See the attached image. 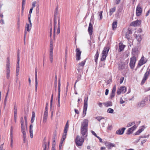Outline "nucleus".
<instances>
[{
	"mask_svg": "<svg viewBox=\"0 0 150 150\" xmlns=\"http://www.w3.org/2000/svg\"><path fill=\"white\" fill-rule=\"evenodd\" d=\"M88 120L85 119L81 124L80 133L82 136L85 137L88 136Z\"/></svg>",
	"mask_w": 150,
	"mask_h": 150,
	"instance_id": "nucleus-1",
	"label": "nucleus"
},
{
	"mask_svg": "<svg viewBox=\"0 0 150 150\" xmlns=\"http://www.w3.org/2000/svg\"><path fill=\"white\" fill-rule=\"evenodd\" d=\"M11 62L9 57H7L6 65V76L7 79H9L10 76Z\"/></svg>",
	"mask_w": 150,
	"mask_h": 150,
	"instance_id": "nucleus-2",
	"label": "nucleus"
},
{
	"mask_svg": "<svg viewBox=\"0 0 150 150\" xmlns=\"http://www.w3.org/2000/svg\"><path fill=\"white\" fill-rule=\"evenodd\" d=\"M69 127V121L68 120L67 122L66 123L64 127V132L63 133L61 139V145H59V148L61 146L63 142L65 140V139L66 138L67 132L68 130Z\"/></svg>",
	"mask_w": 150,
	"mask_h": 150,
	"instance_id": "nucleus-3",
	"label": "nucleus"
},
{
	"mask_svg": "<svg viewBox=\"0 0 150 150\" xmlns=\"http://www.w3.org/2000/svg\"><path fill=\"white\" fill-rule=\"evenodd\" d=\"M109 49V47L108 46H106L104 47L102 53V55L101 58V61H104L105 60Z\"/></svg>",
	"mask_w": 150,
	"mask_h": 150,
	"instance_id": "nucleus-4",
	"label": "nucleus"
},
{
	"mask_svg": "<svg viewBox=\"0 0 150 150\" xmlns=\"http://www.w3.org/2000/svg\"><path fill=\"white\" fill-rule=\"evenodd\" d=\"M84 141V139L82 137H80L79 135H77L76 137L75 142L77 146H81L83 144V143Z\"/></svg>",
	"mask_w": 150,
	"mask_h": 150,
	"instance_id": "nucleus-5",
	"label": "nucleus"
},
{
	"mask_svg": "<svg viewBox=\"0 0 150 150\" xmlns=\"http://www.w3.org/2000/svg\"><path fill=\"white\" fill-rule=\"evenodd\" d=\"M136 61L137 59L135 56H133L130 58L129 65L131 69H133L134 67Z\"/></svg>",
	"mask_w": 150,
	"mask_h": 150,
	"instance_id": "nucleus-6",
	"label": "nucleus"
},
{
	"mask_svg": "<svg viewBox=\"0 0 150 150\" xmlns=\"http://www.w3.org/2000/svg\"><path fill=\"white\" fill-rule=\"evenodd\" d=\"M88 99V97L87 96V97H86L84 100L83 111V113L84 115V116H85L86 114V111L87 109V103Z\"/></svg>",
	"mask_w": 150,
	"mask_h": 150,
	"instance_id": "nucleus-7",
	"label": "nucleus"
},
{
	"mask_svg": "<svg viewBox=\"0 0 150 150\" xmlns=\"http://www.w3.org/2000/svg\"><path fill=\"white\" fill-rule=\"evenodd\" d=\"M86 62V59L84 60L78 64L77 69L78 72H80L83 69Z\"/></svg>",
	"mask_w": 150,
	"mask_h": 150,
	"instance_id": "nucleus-8",
	"label": "nucleus"
},
{
	"mask_svg": "<svg viewBox=\"0 0 150 150\" xmlns=\"http://www.w3.org/2000/svg\"><path fill=\"white\" fill-rule=\"evenodd\" d=\"M142 13V8L141 7L140 5L139 4L137 6L136 11V14L137 16H140Z\"/></svg>",
	"mask_w": 150,
	"mask_h": 150,
	"instance_id": "nucleus-9",
	"label": "nucleus"
},
{
	"mask_svg": "<svg viewBox=\"0 0 150 150\" xmlns=\"http://www.w3.org/2000/svg\"><path fill=\"white\" fill-rule=\"evenodd\" d=\"M126 91V88L124 86H122L118 88L117 91V94L119 95L122 93H125Z\"/></svg>",
	"mask_w": 150,
	"mask_h": 150,
	"instance_id": "nucleus-10",
	"label": "nucleus"
},
{
	"mask_svg": "<svg viewBox=\"0 0 150 150\" xmlns=\"http://www.w3.org/2000/svg\"><path fill=\"white\" fill-rule=\"evenodd\" d=\"M53 47L52 45L51 44L50 46V60L51 63L53 62Z\"/></svg>",
	"mask_w": 150,
	"mask_h": 150,
	"instance_id": "nucleus-11",
	"label": "nucleus"
},
{
	"mask_svg": "<svg viewBox=\"0 0 150 150\" xmlns=\"http://www.w3.org/2000/svg\"><path fill=\"white\" fill-rule=\"evenodd\" d=\"M142 21L141 20H137L135 21L132 22L130 24L131 26L134 27L139 26L141 24Z\"/></svg>",
	"mask_w": 150,
	"mask_h": 150,
	"instance_id": "nucleus-12",
	"label": "nucleus"
},
{
	"mask_svg": "<svg viewBox=\"0 0 150 150\" xmlns=\"http://www.w3.org/2000/svg\"><path fill=\"white\" fill-rule=\"evenodd\" d=\"M76 60L79 61L81 59V52L80 51V49L79 48H76Z\"/></svg>",
	"mask_w": 150,
	"mask_h": 150,
	"instance_id": "nucleus-13",
	"label": "nucleus"
},
{
	"mask_svg": "<svg viewBox=\"0 0 150 150\" xmlns=\"http://www.w3.org/2000/svg\"><path fill=\"white\" fill-rule=\"evenodd\" d=\"M150 75V72L149 71H147L144 74L143 79L141 82V84H143L146 80L148 79L149 75Z\"/></svg>",
	"mask_w": 150,
	"mask_h": 150,
	"instance_id": "nucleus-14",
	"label": "nucleus"
},
{
	"mask_svg": "<svg viewBox=\"0 0 150 150\" xmlns=\"http://www.w3.org/2000/svg\"><path fill=\"white\" fill-rule=\"evenodd\" d=\"M104 143L106 147L109 149L113 147H115V144L110 143L107 141L104 142Z\"/></svg>",
	"mask_w": 150,
	"mask_h": 150,
	"instance_id": "nucleus-15",
	"label": "nucleus"
},
{
	"mask_svg": "<svg viewBox=\"0 0 150 150\" xmlns=\"http://www.w3.org/2000/svg\"><path fill=\"white\" fill-rule=\"evenodd\" d=\"M146 59L143 56L140 59L138 63V65L141 66L146 63Z\"/></svg>",
	"mask_w": 150,
	"mask_h": 150,
	"instance_id": "nucleus-16",
	"label": "nucleus"
},
{
	"mask_svg": "<svg viewBox=\"0 0 150 150\" xmlns=\"http://www.w3.org/2000/svg\"><path fill=\"white\" fill-rule=\"evenodd\" d=\"M31 28L30 27V24L28 23H26L25 25V30L24 33V40H25L26 35L27 33L26 31L28 32H29L31 30Z\"/></svg>",
	"mask_w": 150,
	"mask_h": 150,
	"instance_id": "nucleus-17",
	"label": "nucleus"
},
{
	"mask_svg": "<svg viewBox=\"0 0 150 150\" xmlns=\"http://www.w3.org/2000/svg\"><path fill=\"white\" fill-rule=\"evenodd\" d=\"M93 25L91 22H90L89 24V26L88 28V32L89 34L91 36L93 34Z\"/></svg>",
	"mask_w": 150,
	"mask_h": 150,
	"instance_id": "nucleus-18",
	"label": "nucleus"
},
{
	"mask_svg": "<svg viewBox=\"0 0 150 150\" xmlns=\"http://www.w3.org/2000/svg\"><path fill=\"white\" fill-rule=\"evenodd\" d=\"M125 129L126 128L125 127H123L121 128L120 129L116 131V133L118 135L122 134H123Z\"/></svg>",
	"mask_w": 150,
	"mask_h": 150,
	"instance_id": "nucleus-19",
	"label": "nucleus"
},
{
	"mask_svg": "<svg viewBox=\"0 0 150 150\" xmlns=\"http://www.w3.org/2000/svg\"><path fill=\"white\" fill-rule=\"evenodd\" d=\"M137 127L136 126L134 125L132 127L129 128L127 132V134H130L134 130L136 129Z\"/></svg>",
	"mask_w": 150,
	"mask_h": 150,
	"instance_id": "nucleus-20",
	"label": "nucleus"
},
{
	"mask_svg": "<svg viewBox=\"0 0 150 150\" xmlns=\"http://www.w3.org/2000/svg\"><path fill=\"white\" fill-rule=\"evenodd\" d=\"M119 49L118 51L119 52H121V51H123L125 47V45H124L122 43L120 42L119 43Z\"/></svg>",
	"mask_w": 150,
	"mask_h": 150,
	"instance_id": "nucleus-21",
	"label": "nucleus"
},
{
	"mask_svg": "<svg viewBox=\"0 0 150 150\" xmlns=\"http://www.w3.org/2000/svg\"><path fill=\"white\" fill-rule=\"evenodd\" d=\"M132 31L129 30V29H128L125 35V37L127 39L129 40L130 39V36L129 35L132 34Z\"/></svg>",
	"mask_w": 150,
	"mask_h": 150,
	"instance_id": "nucleus-22",
	"label": "nucleus"
},
{
	"mask_svg": "<svg viewBox=\"0 0 150 150\" xmlns=\"http://www.w3.org/2000/svg\"><path fill=\"white\" fill-rule=\"evenodd\" d=\"M103 104L106 107L111 106L112 105V102L110 101L103 103Z\"/></svg>",
	"mask_w": 150,
	"mask_h": 150,
	"instance_id": "nucleus-23",
	"label": "nucleus"
},
{
	"mask_svg": "<svg viewBox=\"0 0 150 150\" xmlns=\"http://www.w3.org/2000/svg\"><path fill=\"white\" fill-rule=\"evenodd\" d=\"M137 33V31L135 32V36H136V38L139 42H140L142 40V38L141 35L139 34L137 35L136 33Z\"/></svg>",
	"mask_w": 150,
	"mask_h": 150,
	"instance_id": "nucleus-24",
	"label": "nucleus"
},
{
	"mask_svg": "<svg viewBox=\"0 0 150 150\" xmlns=\"http://www.w3.org/2000/svg\"><path fill=\"white\" fill-rule=\"evenodd\" d=\"M145 101H142L139 103H138L137 105L138 107H142L145 106Z\"/></svg>",
	"mask_w": 150,
	"mask_h": 150,
	"instance_id": "nucleus-25",
	"label": "nucleus"
},
{
	"mask_svg": "<svg viewBox=\"0 0 150 150\" xmlns=\"http://www.w3.org/2000/svg\"><path fill=\"white\" fill-rule=\"evenodd\" d=\"M99 52L98 50H97L96 51V52L95 55L94 57L95 58V62L96 63H97L98 61V58L99 57Z\"/></svg>",
	"mask_w": 150,
	"mask_h": 150,
	"instance_id": "nucleus-26",
	"label": "nucleus"
},
{
	"mask_svg": "<svg viewBox=\"0 0 150 150\" xmlns=\"http://www.w3.org/2000/svg\"><path fill=\"white\" fill-rule=\"evenodd\" d=\"M116 8L114 7L113 8H110L109 11V15L111 16L113 13L115 11Z\"/></svg>",
	"mask_w": 150,
	"mask_h": 150,
	"instance_id": "nucleus-27",
	"label": "nucleus"
},
{
	"mask_svg": "<svg viewBox=\"0 0 150 150\" xmlns=\"http://www.w3.org/2000/svg\"><path fill=\"white\" fill-rule=\"evenodd\" d=\"M117 22L114 21L112 23V26L113 29L114 30L117 27Z\"/></svg>",
	"mask_w": 150,
	"mask_h": 150,
	"instance_id": "nucleus-28",
	"label": "nucleus"
},
{
	"mask_svg": "<svg viewBox=\"0 0 150 150\" xmlns=\"http://www.w3.org/2000/svg\"><path fill=\"white\" fill-rule=\"evenodd\" d=\"M143 130H144V129L142 128H141V129H139L135 133V135H139L142 131H143Z\"/></svg>",
	"mask_w": 150,
	"mask_h": 150,
	"instance_id": "nucleus-29",
	"label": "nucleus"
},
{
	"mask_svg": "<svg viewBox=\"0 0 150 150\" xmlns=\"http://www.w3.org/2000/svg\"><path fill=\"white\" fill-rule=\"evenodd\" d=\"M14 116H17V107L16 105H15L14 108Z\"/></svg>",
	"mask_w": 150,
	"mask_h": 150,
	"instance_id": "nucleus-30",
	"label": "nucleus"
},
{
	"mask_svg": "<svg viewBox=\"0 0 150 150\" xmlns=\"http://www.w3.org/2000/svg\"><path fill=\"white\" fill-rule=\"evenodd\" d=\"M60 86H61V84H60V80H59V82H58V95H60Z\"/></svg>",
	"mask_w": 150,
	"mask_h": 150,
	"instance_id": "nucleus-31",
	"label": "nucleus"
},
{
	"mask_svg": "<svg viewBox=\"0 0 150 150\" xmlns=\"http://www.w3.org/2000/svg\"><path fill=\"white\" fill-rule=\"evenodd\" d=\"M22 132L23 133V138H26V132L25 129H23L21 130Z\"/></svg>",
	"mask_w": 150,
	"mask_h": 150,
	"instance_id": "nucleus-32",
	"label": "nucleus"
},
{
	"mask_svg": "<svg viewBox=\"0 0 150 150\" xmlns=\"http://www.w3.org/2000/svg\"><path fill=\"white\" fill-rule=\"evenodd\" d=\"M114 110L113 109L109 108H108L107 110V112L109 113H112L113 112Z\"/></svg>",
	"mask_w": 150,
	"mask_h": 150,
	"instance_id": "nucleus-33",
	"label": "nucleus"
},
{
	"mask_svg": "<svg viewBox=\"0 0 150 150\" xmlns=\"http://www.w3.org/2000/svg\"><path fill=\"white\" fill-rule=\"evenodd\" d=\"M103 11H101L100 12H99V16L100 17V20H101L103 18L102 13Z\"/></svg>",
	"mask_w": 150,
	"mask_h": 150,
	"instance_id": "nucleus-34",
	"label": "nucleus"
},
{
	"mask_svg": "<svg viewBox=\"0 0 150 150\" xmlns=\"http://www.w3.org/2000/svg\"><path fill=\"white\" fill-rule=\"evenodd\" d=\"M42 146L44 148V150H47V143L46 142L43 143Z\"/></svg>",
	"mask_w": 150,
	"mask_h": 150,
	"instance_id": "nucleus-35",
	"label": "nucleus"
},
{
	"mask_svg": "<svg viewBox=\"0 0 150 150\" xmlns=\"http://www.w3.org/2000/svg\"><path fill=\"white\" fill-rule=\"evenodd\" d=\"M60 95H58V104H57V106L59 107H60Z\"/></svg>",
	"mask_w": 150,
	"mask_h": 150,
	"instance_id": "nucleus-36",
	"label": "nucleus"
},
{
	"mask_svg": "<svg viewBox=\"0 0 150 150\" xmlns=\"http://www.w3.org/2000/svg\"><path fill=\"white\" fill-rule=\"evenodd\" d=\"M33 125H31L29 127V132H33Z\"/></svg>",
	"mask_w": 150,
	"mask_h": 150,
	"instance_id": "nucleus-37",
	"label": "nucleus"
},
{
	"mask_svg": "<svg viewBox=\"0 0 150 150\" xmlns=\"http://www.w3.org/2000/svg\"><path fill=\"white\" fill-rule=\"evenodd\" d=\"M47 118V117H43V122L44 123H45L46 122Z\"/></svg>",
	"mask_w": 150,
	"mask_h": 150,
	"instance_id": "nucleus-38",
	"label": "nucleus"
},
{
	"mask_svg": "<svg viewBox=\"0 0 150 150\" xmlns=\"http://www.w3.org/2000/svg\"><path fill=\"white\" fill-rule=\"evenodd\" d=\"M96 119L98 120L99 121H100L102 119H104V118L103 117L100 116L97 117H96Z\"/></svg>",
	"mask_w": 150,
	"mask_h": 150,
	"instance_id": "nucleus-39",
	"label": "nucleus"
},
{
	"mask_svg": "<svg viewBox=\"0 0 150 150\" xmlns=\"http://www.w3.org/2000/svg\"><path fill=\"white\" fill-rule=\"evenodd\" d=\"M48 113V112L44 111V114H43V117H47Z\"/></svg>",
	"mask_w": 150,
	"mask_h": 150,
	"instance_id": "nucleus-40",
	"label": "nucleus"
},
{
	"mask_svg": "<svg viewBox=\"0 0 150 150\" xmlns=\"http://www.w3.org/2000/svg\"><path fill=\"white\" fill-rule=\"evenodd\" d=\"M98 104L100 108H102L103 107V103L99 102L98 103Z\"/></svg>",
	"mask_w": 150,
	"mask_h": 150,
	"instance_id": "nucleus-41",
	"label": "nucleus"
},
{
	"mask_svg": "<svg viewBox=\"0 0 150 150\" xmlns=\"http://www.w3.org/2000/svg\"><path fill=\"white\" fill-rule=\"evenodd\" d=\"M134 122H129V123L127 125V127H129L131 126H132L133 124H134Z\"/></svg>",
	"mask_w": 150,
	"mask_h": 150,
	"instance_id": "nucleus-42",
	"label": "nucleus"
},
{
	"mask_svg": "<svg viewBox=\"0 0 150 150\" xmlns=\"http://www.w3.org/2000/svg\"><path fill=\"white\" fill-rule=\"evenodd\" d=\"M13 139H11L10 146L11 148H12L13 147Z\"/></svg>",
	"mask_w": 150,
	"mask_h": 150,
	"instance_id": "nucleus-43",
	"label": "nucleus"
},
{
	"mask_svg": "<svg viewBox=\"0 0 150 150\" xmlns=\"http://www.w3.org/2000/svg\"><path fill=\"white\" fill-rule=\"evenodd\" d=\"M36 3V1H34L32 3V8H33L35 6V4Z\"/></svg>",
	"mask_w": 150,
	"mask_h": 150,
	"instance_id": "nucleus-44",
	"label": "nucleus"
},
{
	"mask_svg": "<svg viewBox=\"0 0 150 150\" xmlns=\"http://www.w3.org/2000/svg\"><path fill=\"white\" fill-rule=\"evenodd\" d=\"M19 62H17V67H16V70H18L19 71Z\"/></svg>",
	"mask_w": 150,
	"mask_h": 150,
	"instance_id": "nucleus-45",
	"label": "nucleus"
},
{
	"mask_svg": "<svg viewBox=\"0 0 150 150\" xmlns=\"http://www.w3.org/2000/svg\"><path fill=\"white\" fill-rule=\"evenodd\" d=\"M124 79V77H122L120 79V84H121L123 83Z\"/></svg>",
	"mask_w": 150,
	"mask_h": 150,
	"instance_id": "nucleus-46",
	"label": "nucleus"
},
{
	"mask_svg": "<svg viewBox=\"0 0 150 150\" xmlns=\"http://www.w3.org/2000/svg\"><path fill=\"white\" fill-rule=\"evenodd\" d=\"M28 20L29 22V23L30 26V27H31L32 26V24L30 18H28Z\"/></svg>",
	"mask_w": 150,
	"mask_h": 150,
	"instance_id": "nucleus-47",
	"label": "nucleus"
},
{
	"mask_svg": "<svg viewBox=\"0 0 150 150\" xmlns=\"http://www.w3.org/2000/svg\"><path fill=\"white\" fill-rule=\"evenodd\" d=\"M60 26H58V27L57 30V34H58L60 33Z\"/></svg>",
	"mask_w": 150,
	"mask_h": 150,
	"instance_id": "nucleus-48",
	"label": "nucleus"
},
{
	"mask_svg": "<svg viewBox=\"0 0 150 150\" xmlns=\"http://www.w3.org/2000/svg\"><path fill=\"white\" fill-rule=\"evenodd\" d=\"M21 130H23V129H25V126L24 125V123H21Z\"/></svg>",
	"mask_w": 150,
	"mask_h": 150,
	"instance_id": "nucleus-49",
	"label": "nucleus"
},
{
	"mask_svg": "<svg viewBox=\"0 0 150 150\" xmlns=\"http://www.w3.org/2000/svg\"><path fill=\"white\" fill-rule=\"evenodd\" d=\"M10 137L11 139H13V132H10Z\"/></svg>",
	"mask_w": 150,
	"mask_h": 150,
	"instance_id": "nucleus-50",
	"label": "nucleus"
},
{
	"mask_svg": "<svg viewBox=\"0 0 150 150\" xmlns=\"http://www.w3.org/2000/svg\"><path fill=\"white\" fill-rule=\"evenodd\" d=\"M91 133H92V134L94 136H95L96 137H97L98 136L96 135V134L95 133V132L93 131H91Z\"/></svg>",
	"mask_w": 150,
	"mask_h": 150,
	"instance_id": "nucleus-51",
	"label": "nucleus"
},
{
	"mask_svg": "<svg viewBox=\"0 0 150 150\" xmlns=\"http://www.w3.org/2000/svg\"><path fill=\"white\" fill-rule=\"evenodd\" d=\"M38 84V83H35V90L36 92L37 91Z\"/></svg>",
	"mask_w": 150,
	"mask_h": 150,
	"instance_id": "nucleus-52",
	"label": "nucleus"
},
{
	"mask_svg": "<svg viewBox=\"0 0 150 150\" xmlns=\"http://www.w3.org/2000/svg\"><path fill=\"white\" fill-rule=\"evenodd\" d=\"M52 26H50V35L51 37L52 35Z\"/></svg>",
	"mask_w": 150,
	"mask_h": 150,
	"instance_id": "nucleus-53",
	"label": "nucleus"
},
{
	"mask_svg": "<svg viewBox=\"0 0 150 150\" xmlns=\"http://www.w3.org/2000/svg\"><path fill=\"white\" fill-rule=\"evenodd\" d=\"M119 69L122 70L123 68H124V66L122 65L121 66H119Z\"/></svg>",
	"mask_w": 150,
	"mask_h": 150,
	"instance_id": "nucleus-54",
	"label": "nucleus"
},
{
	"mask_svg": "<svg viewBox=\"0 0 150 150\" xmlns=\"http://www.w3.org/2000/svg\"><path fill=\"white\" fill-rule=\"evenodd\" d=\"M21 124L24 123L23 118V117H21Z\"/></svg>",
	"mask_w": 150,
	"mask_h": 150,
	"instance_id": "nucleus-55",
	"label": "nucleus"
},
{
	"mask_svg": "<svg viewBox=\"0 0 150 150\" xmlns=\"http://www.w3.org/2000/svg\"><path fill=\"white\" fill-rule=\"evenodd\" d=\"M125 102V101L123 100L122 98H121L120 100V103L121 104L124 103Z\"/></svg>",
	"mask_w": 150,
	"mask_h": 150,
	"instance_id": "nucleus-56",
	"label": "nucleus"
},
{
	"mask_svg": "<svg viewBox=\"0 0 150 150\" xmlns=\"http://www.w3.org/2000/svg\"><path fill=\"white\" fill-rule=\"evenodd\" d=\"M17 25H18V28H19L20 27V21L19 18H18V21Z\"/></svg>",
	"mask_w": 150,
	"mask_h": 150,
	"instance_id": "nucleus-57",
	"label": "nucleus"
},
{
	"mask_svg": "<svg viewBox=\"0 0 150 150\" xmlns=\"http://www.w3.org/2000/svg\"><path fill=\"white\" fill-rule=\"evenodd\" d=\"M24 119L25 120V125L26 127H27V117L26 116H25L24 117Z\"/></svg>",
	"mask_w": 150,
	"mask_h": 150,
	"instance_id": "nucleus-58",
	"label": "nucleus"
},
{
	"mask_svg": "<svg viewBox=\"0 0 150 150\" xmlns=\"http://www.w3.org/2000/svg\"><path fill=\"white\" fill-rule=\"evenodd\" d=\"M35 83H38L37 80V74H35Z\"/></svg>",
	"mask_w": 150,
	"mask_h": 150,
	"instance_id": "nucleus-59",
	"label": "nucleus"
},
{
	"mask_svg": "<svg viewBox=\"0 0 150 150\" xmlns=\"http://www.w3.org/2000/svg\"><path fill=\"white\" fill-rule=\"evenodd\" d=\"M142 29L141 28H139L138 29L137 32L140 33H141L142 32Z\"/></svg>",
	"mask_w": 150,
	"mask_h": 150,
	"instance_id": "nucleus-60",
	"label": "nucleus"
},
{
	"mask_svg": "<svg viewBox=\"0 0 150 150\" xmlns=\"http://www.w3.org/2000/svg\"><path fill=\"white\" fill-rule=\"evenodd\" d=\"M99 140V141L100 142H102V139L99 136H97V137H96Z\"/></svg>",
	"mask_w": 150,
	"mask_h": 150,
	"instance_id": "nucleus-61",
	"label": "nucleus"
},
{
	"mask_svg": "<svg viewBox=\"0 0 150 150\" xmlns=\"http://www.w3.org/2000/svg\"><path fill=\"white\" fill-rule=\"evenodd\" d=\"M30 137L31 138L33 137V132H30Z\"/></svg>",
	"mask_w": 150,
	"mask_h": 150,
	"instance_id": "nucleus-62",
	"label": "nucleus"
},
{
	"mask_svg": "<svg viewBox=\"0 0 150 150\" xmlns=\"http://www.w3.org/2000/svg\"><path fill=\"white\" fill-rule=\"evenodd\" d=\"M115 93H111L110 95V98H113L115 96Z\"/></svg>",
	"mask_w": 150,
	"mask_h": 150,
	"instance_id": "nucleus-63",
	"label": "nucleus"
},
{
	"mask_svg": "<svg viewBox=\"0 0 150 150\" xmlns=\"http://www.w3.org/2000/svg\"><path fill=\"white\" fill-rule=\"evenodd\" d=\"M26 0H23L22 2V5H25V4Z\"/></svg>",
	"mask_w": 150,
	"mask_h": 150,
	"instance_id": "nucleus-64",
	"label": "nucleus"
}]
</instances>
